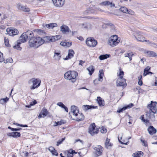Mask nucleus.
Listing matches in <instances>:
<instances>
[{
  "label": "nucleus",
  "mask_w": 157,
  "mask_h": 157,
  "mask_svg": "<svg viewBox=\"0 0 157 157\" xmlns=\"http://www.w3.org/2000/svg\"><path fill=\"white\" fill-rule=\"evenodd\" d=\"M44 40L39 36L34 37L29 41V44L31 47L36 48L43 44Z\"/></svg>",
  "instance_id": "1"
},
{
  "label": "nucleus",
  "mask_w": 157,
  "mask_h": 157,
  "mask_svg": "<svg viewBox=\"0 0 157 157\" xmlns=\"http://www.w3.org/2000/svg\"><path fill=\"white\" fill-rule=\"evenodd\" d=\"M77 72L74 71H69L64 75L65 79L71 80V82L74 83L76 81V77L78 76Z\"/></svg>",
  "instance_id": "2"
},
{
  "label": "nucleus",
  "mask_w": 157,
  "mask_h": 157,
  "mask_svg": "<svg viewBox=\"0 0 157 157\" xmlns=\"http://www.w3.org/2000/svg\"><path fill=\"white\" fill-rule=\"evenodd\" d=\"M71 111L72 113L75 116V120L81 121L83 120L84 119L83 114L79 112L78 110L77 109V107L75 105H72L71 107Z\"/></svg>",
  "instance_id": "3"
},
{
  "label": "nucleus",
  "mask_w": 157,
  "mask_h": 157,
  "mask_svg": "<svg viewBox=\"0 0 157 157\" xmlns=\"http://www.w3.org/2000/svg\"><path fill=\"white\" fill-rule=\"evenodd\" d=\"M41 81L38 78H33L29 80L28 83L29 84H33L32 86H30L31 90H33L37 88L40 85Z\"/></svg>",
  "instance_id": "4"
},
{
  "label": "nucleus",
  "mask_w": 157,
  "mask_h": 157,
  "mask_svg": "<svg viewBox=\"0 0 157 157\" xmlns=\"http://www.w3.org/2000/svg\"><path fill=\"white\" fill-rule=\"evenodd\" d=\"M120 42V40L117 35L111 36L109 40V44L112 46H114L118 44Z\"/></svg>",
  "instance_id": "5"
},
{
  "label": "nucleus",
  "mask_w": 157,
  "mask_h": 157,
  "mask_svg": "<svg viewBox=\"0 0 157 157\" xmlns=\"http://www.w3.org/2000/svg\"><path fill=\"white\" fill-rule=\"evenodd\" d=\"M86 43L87 45L89 47H94L97 45L98 42L94 38L90 37L86 39Z\"/></svg>",
  "instance_id": "6"
},
{
  "label": "nucleus",
  "mask_w": 157,
  "mask_h": 157,
  "mask_svg": "<svg viewBox=\"0 0 157 157\" xmlns=\"http://www.w3.org/2000/svg\"><path fill=\"white\" fill-rule=\"evenodd\" d=\"M156 104H157V102L151 101L150 104H149L147 106L148 108H150V111L154 113H156L157 111Z\"/></svg>",
  "instance_id": "7"
},
{
  "label": "nucleus",
  "mask_w": 157,
  "mask_h": 157,
  "mask_svg": "<svg viewBox=\"0 0 157 157\" xmlns=\"http://www.w3.org/2000/svg\"><path fill=\"white\" fill-rule=\"evenodd\" d=\"M116 85L117 86L125 87L126 86V80L123 78V76L118 78L116 81Z\"/></svg>",
  "instance_id": "8"
},
{
  "label": "nucleus",
  "mask_w": 157,
  "mask_h": 157,
  "mask_svg": "<svg viewBox=\"0 0 157 157\" xmlns=\"http://www.w3.org/2000/svg\"><path fill=\"white\" fill-rule=\"evenodd\" d=\"M98 128H95V125L94 123H93L90 125L89 128V132L91 135L93 136L98 133Z\"/></svg>",
  "instance_id": "9"
},
{
  "label": "nucleus",
  "mask_w": 157,
  "mask_h": 157,
  "mask_svg": "<svg viewBox=\"0 0 157 157\" xmlns=\"http://www.w3.org/2000/svg\"><path fill=\"white\" fill-rule=\"evenodd\" d=\"M93 148L95 151V153L98 156H99L101 155L103 150V147L101 145H98L96 147L93 146Z\"/></svg>",
  "instance_id": "10"
},
{
  "label": "nucleus",
  "mask_w": 157,
  "mask_h": 157,
  "mask_svg": "<svg viewBox=\"0 0 157 157\" xmlns=\"http://www.w3.org/2000/svg\"><path fill=\"white\" fill-rule=\"evenodd\" d=\"M94 9H95L96 10H95L94 9H93L92 8H90L85 11L84 13L86 14L91 13H96L97 11H102V10L99 7H94Z\"/></svg>",
  "instance_id": "11"
},
{
  "label": "nucleus",
  "mask_w": 157,
  "mask_h": 157,
  "mask_svg": "<svg viewBox=\"0 0 157 157\" xmlns=\"http://www.w3.org/2000/svg\"><path fill=\"white\" fill-rule=\"evenodd\" d=\"M6 31L7 33L10 36L16 35L18 33V30L17 29L13 28L11 29L7 28L6 29Z\"/></svg>",
  "instance_id": "12"
},
{
  "label": "nucleus",
  "mask_w": 157,
  "mask_h": 157,
  "mask_svg": "<svg viewBox=\"0 0 157 157\" xmlns=\"http://www.w3.org/2000/svg\"><path fill=\"white\" fill-rule=\"evenodd\" d=\"M133 35L137 40L143 42L144 41L145 38L138 32H135L133 34Z\"/></svg>",
  "instance_id": "13"
},
{
  "label": "nucleus",
  "mask_w": 157,
  "mask_h": 157,
  "mask_svg": "<svg viewBox=\"0 0 157 157\" xmlns=\"http://www.w3.org/2000/svg\"><path fill=\"white\" fill-rule=\"evenodd\" d=\"M55 6L60 7L64 4L65 0H52Z\"/></svg>",
  "instance_id": "14"
},
{
  "label": "nucleus",
  "mask_w": 157,
  "mask_h": 157,
  "mask_svg": "<svg viewBox=\"0 0 157 157\" xmlns=\"http://www.w3.org/2000/svg\"><path fill=\"white\" fill-rule=\"evenodd\" d=\"M61 57V52L59 50H55L54 52V58L56 60H59Z\"/></svg>",
  "instance_id": "15"
},
{
  "label": "nucleus",
  "mask_w": 157,
  "mask_h": 157,
  "mask_svg": "<svg viewBox=\"0 0 157 157\" xmlns=\"http://www.w3.org/2000/svg\"><path fill=\"white\" fill-rule=\"evenodd\" d=\"M26 35V34L25 33H23L18 40L21 43L25 42L28 39V36Z\"/></svg>",
  "instance_id": "16"
},
{
  "label": "nucleus",
  "mask_w": 157,
  "mask_h": 157,
  "mask_svg": "<svg viewBox=\"0 0 157 157\" xmlns=\"http://www.w3.org/2000/svg\"><path fill=\"white\" fill-rule=\"evenodd\" d=\"M60 30L63 33H66L71 32V30L68 26L63 25L60 27Z\"/></svg>",
  "instance_id": "17"
},
{
  "label": "nucleus",
  "mask_w": 157,
  "mask_h": 157,
  "mask_svg": "<svg viewBox=\"0 0 157 157\" xmlns=\"http://www.w3.org/2000/svg\"><path fill=\"white\" fill-rule=\"evenodd\" d=\"M7 135L12 136L14 138H17L21 136V134L20 132H9L7 133Z\"/></svg>",
  "instance_id": "18"
},
{
  "label": "nucleus",
  "mask_w": 157,
  "mask_h": 157,
  "mask_svg": "<svg viewBox=\"0 0 157 157\" xmlns=\"http://www.w3.org/2000/svg\"><path fill=\"white\" fill-rule=\"evenodd\" d=\"M82 109L85 111L88 109H95L97 107V106H95L93 105H83L82 106Z\"/></svg>",
  "instance_id": "19"
},
{
  "label": "nucleus",
  "mask_w": 157,
  "mask_h": 157,
  "mask_svg": "<svg viewBox=\"0 0 157 157\" xmlns=\"http://www.w3.org/2000/svg\"><path fill=\"white\" fill-rule=\"evenodd\" d=\"M81 27L84 28L86 30L91 29L92 28V25L90 23H84L81 25Z\"/></svg>",
  "instance_id": "20"
},
{
  "label": "nucleus",
  "mask_w": 157,
  "mask_h": 157,
  "mask_svg": "<svg viewBox=\"0 0 157 157\" xmlns=\"http://www.w3.org/2000/svg\"><path fill=\"white\" fill-rule=\"evenodd\" d=\"M48 112L46 109L43 108L38 116V118H42V115H43L44 116H47L48 114Z\"/></svg>",
  "instance_id": "21"
},
{
  "label": "nucleus",
  "mask_w": 157,
  "mask_h": 157,
  "mask_svg": "<svg viewBox=\"0 0 157 157\" xmlns=\"http://www.w3.org/2000/svg\"><path fill=\"white\" fill-rule=\"evenodd\" d=\"M74 52L72 50H69L68 56H67L64 59L65 60H67L73 57Z\"/></svg>",
  "instance_id": "22"
},
{
  "label": "nucleus",
  "mask_w": 157,
  "mask_h": 157,
  "mask_svg": "<svg viewBox=\"0 0 157 157\" xmlns=\"http://www.w3.org/2000/svg\"><path fill=\"white\" fill-rule=\"evenodd\" d=\"M147 130L149 134L151 135L157 132L156 130L152 126H150L148 128Z\"/></svg>",
  "instance_id": "23"
},
{
  "label": "nucleus",
  "mask_w": 157,
  "mask_h": 157,
  "mask_svg": "<svg viewBox=\"0 0 157 157\" xmlns=\"http://www.w3.org/2000/svg\"><path fill=\"white\" fill-rule=\"evenodd\" d=\"M145 54L149 57H156L157 56L156 53L153 51H148L145 52Z\"/></svg>",
  "instance_id": "24"
},
{
  "label": "nucleus",
  "mask_w": 157,
  "mask_h": 157,
  "mask_svg": "<svg viewBox=\"0 0 157 157\" xmlns=\"http://www.w3.org/2000/svg\"><path fill=\"white\" fill-rule=\"evenodd\" d=\"M97 101L100 106H103L105 105L104 101L102 100L101 97H97Z\"/></svg>",
  "instance_id": "25"
},
{
  "label": "nucleus",
  "mask_w": 157,
  "mask_h": 157,
  "mask_svg": "<svg viewBox=\"0 0 157 157\" xmlns=\"http://www.w3.org/2000/svg\"><path fill=\"white\" fill-rule=\"evenodd\" d=\"M17 6L18 9L22 10L23 11L25 12H29V8H26L21 5L18 4Z\"/></svg>",
  "instance_id": "26"
},
{
  "label": "nucleus",
  "mask_w": 157,
  "mask_h": 157,
  "mask_svg": "<svg viewBox=\"0 0 157 157\" xmlns=\"http://www.w3.org/2000/svg\"><path fill=\"white\" fill-rule=\"evenodd\" d=\"M104 75V73L103 70H100L99 71V73L98 75L99 78L98 81H102L103 80V77Z\"/></svg>",
  "instance_id": "27"
},
{
  "label": "nucleus",
  "mask_w": 157,
  "mask_h": 157,
  "mask_svg": "<svg viewBox=\"0 0 157 157\" xmlns=\"http://www.w3.org/2000/svg\"><path fill=\"white\" fill-rule=\"evenodd\" d=\"M109 142L110 139L107 138L105 142V146L107 149L109 148L113 145V144L110 143Z\"/></svg>",
  "instance_id": "28"
},
{
  "label": "nucleus",
  "mask_w": 157,
  "mask_h": 157,
  "mask_svg": "<svg viewBox=\"0 0 157 157\" xmlns=\"http://www.w3.org/2000/svg\"><path fill=\"white\" fill-rule=\"evenodd\" d=\"M133 55V54L132 52H127L124 54V56L125 57H128L129 59V61H131L132 59V57Z\"/></svg>",
  "instance_id": "29"
},
{
  "label": "nucleus",
  "mask_w": 157,
  "mask_h": 157,
  "mask_svg": "<svg viewBox=\"0 0 157 157\" xmlns=\"http://www.w3.org/2000/svg\"><path fill=\"white\" fill-rule=\"evenodd\" d=\"M46 27L48 29H53L54 27H56L57 26L56 23H50L45 25Z\"/></svg>",
  "instance_id": "30"
},
{
  "label": "nucleus",
  "mask_w": 157,
  "mask_h": 157,
  "mask_svg": "<svg viewBox=\"0 0 157 157\" xmlns=\"http://www.w3.org/2000/svg\"><path fill=\"white\" fill-rule=\"evenodd\" d=\"M26 34V35L28 36V39L29 38L30 39L33 38L34 37V34L33 32L29 31H27L25 33Z\"/></svg>",
  "instance_id": "31"
},
{
  "label": "nucleus",
  "mask_w": 157,
  "mask_h": 157,
  "mask_svg": "<svg viewBox=\"0 0 157 157\" xmlns=\"http://www.w3.org/2000/svg\"><path fill=\"white\" fill-rule=\"evenodd\" d=\"M74 153L76 154L77 152L74 150H72V149H70L68 151L67 154V157H73V154Z\"/></svg>",
  "instance_id": "32"
},
{
  "label": "nucleus",
  "mask_w": 157,
  "mask_h": 157,
  "mask_svg": "<svg viewBox=\"0 0 157 157\" xmlns=\"http://www.w3.org/2000/svg\"><path fill=\"white\" fill-rule=\"evenodd\" d=\"M57 105L61 107L64 108L65 111L67 112H68V110L66 106H65V105H64L62 102H58L57 103Z\"/></svg>",
  "instance_id": "33"
},
{
  "label": "nucleus",
  "mask_w": 157,
  "mask_h": 157,
  "mask_svg": "<svg viewBox=\"0 0 157 157\" xmlns=\"http://www.w3.org/2000/svg\"><path fill=\"white\" fill-rule=\"evenodd\" d=\"M144 41L147 42L148 44L151 46L157 48V45L155 43L151 42L148 40H145V39Z\"/></svg>",
  "instance_id": "34"
},
{
  "label": "nucleus",
  "mask_w": 157,
  "mask_h": 157,
  "mask_svg": "<svg viewBox=\"0 0 157 157\" xmlns=\"http://www.w3.org/2000/svg\"><path fill=\"white\" fill-rule=\"evenodd\" d=\"M109 56L110 55L108 54L102 55L99 56V58L100 60H103L106 59L109 57Z\"/></svg>",
  "instance_id": "35"
},
{
  "label": "nucleus",
  "mask_w": 157,
  "mask_h": 157,
  "mask_svg": "<svg viewBox=\"0 0 157 157\" xmlns=\"http://www.w3.org/2000/svg\"><path fill=\"white\" fill-rule=\"evenodd\" d=\"M87 70L89 72V74L90 75H91L94 71V67L92 66H90L88 68H87Z\"/></svg>",
  "instance_id": "36"
},
{
  "label": "nucleus",
  "mask_w": 157,
  "mask_h": 157,
  "mask_svg": "<svg viewBox=\"0 0 157 157\" xmlns=\"http://www.w3.org/2000/svg\"><path fill=\"white\" fill-rule=\"evenodd\" d=\"M53 37L52 36H46L44 38L45 39V40L46 42H54V40L53 39Z\"/></svg>",
  "instance_id": "37"
},
{
  "label": "nucleus",
  "mask_w": 157,
  "mask_h": 157,
  "mask_svg": "<svg viewBox=\"0 0 157 157\" xmlns=\"http://www.w3.org/2000/svg\"><path fill=\"white\" fill-rule=\"evenodd\" d=\"M151 67L149 66H147L144 69V73L143 75L144 76H146L148 75V72H149V71L150 70Z\"/></svg>",
  "instance_id": "38"
},
{
  "label": "nucleus",
  "mask_w": 157,
  "mask_h": 157,
  "mask_svg": "<svg viewBox=\"0 0 157 157\" xmlns=\"http://www.w3.org/2000/svg\"><path fill=\"white\" fill-rule=\"evenodd\" d=\"M120 10L122 12L125 13H129V11L128 9L125 7H123L120 8Z\"/></svg>",
  "instance_id": "39"
},
{
  "label": "nucleus",
  "mask_w": 157,
  "mask_h": 157,
  "mask_svg": "<svg viewBox=\"0 0 157 157\" xmlns=\"http://www.w3.org/2000/svg\"><path fill=\"white\" fill-rule=\"evenodd\" d=\"M143 152L141 151H137L133 153L132 156L134 157H140V155L143 154Z\"/></svg>",
  "instance_id": "40"
},
{
  "label": "nucleus",
  "mask_w": 157,
  "mask_h": 157,
  "mask_svg": "<svg viewBox=\"0 0 157 157\" xmlns=\"http://www.w3.org/2000/svg\"><path fill=\"white\" fill-rule=\"evenodd\" d=\"M21 43L20 42L19 40H17V44L13 46V48L14 49H17L18 50H21V48L20 44Z\"/></svg>",
  "instance_id": "41"
},
{
  "label": "nucleus",
  "mask_w": 157,
  "mask_h": 157,
  "mask_svg": "<svg viewBox=\"0 0 157 157\" xmlns=\"http://www.w3.org/2000/svg\"><path fill=\"white\" fill-rule=\"evenodd\" d=\"M9 100V98L6 97L4 98H1L0 99V103L2 104H4Z\"/></svg>",
  "instance_id": "42"
},
{
  "label": "nucleus",
  "mask_w": 157,
  "mask_h": 157,
  "mask_svg": "<svg viewBox=\"0 0 157 157\" xmlns=\"http://www.w3.org/2000/svg\"><path fill=\"white\" fill-rule=\"evenodd\" d=\"M65 121L64 120H62L59 121H58V122H55V126H57L59 125H60L62 124H64L65 123Z\"/></svg>",
  "instance_id": "43"
},
{
  "label": "nucleus",
  "mask_w": 157,
  "mask_h": 157,
  "mask_svg": "<svg viewBox=\"0 0 157 157\" xmlns=\"http://www.w3.org/2000/svg\"><path fill=\"white\" fill-rule=\"evenodd\" d=\"M110 2L108 1H106L100 3V4L101 6H107L109 5Z\"/></svg>",
  "instance_id": "44"
},
{
  "label": "nucleus",
  "mask_w": 157,
  "mask_h": 157,
  "mask_svg": "<svg viewBox=\"0 0 157 157\" xmlns=\"http://www.w3.org/2000/svg\"><path fill=\"white\" fill-rule=\"evenodd\" d=\"M5 63H7L8 62H10V63H12L13 62V59L11 58H9L6 59V60L4 59V60L3 61Z\"/></svg>",
  "instance_id": "45"
},
{
  "label": "nucleus",
  "mask_w": 157,
  "mask_h": 157,
  "mask_svg": "<svg viewBox=\"0 0 157 157\" xmlns=\"http://www.w3.org/2000/svg\"><path fill=\"white\" fill-rule=\"evenodd\" d=\"M5 45L7 47H10V45L9 43V40L8 39L5 38Z\"/></svg>",
  "instance_id": "46"
},
{
  "label": "nucleus",
  "mask_w": 157,
  "mask_h": 157,
  "mask_svg": "<svg viewBox=\"0 0 157 157\" xmlns=\"http://www.w3.org/2000/svg\"><path fill=\"white\" fill-rule=\"evenodd\" d=\"M54 42L56 41L57 40L60 39V37L59 35H58L54 36H53Z\"/></svg>",
  "instance_id": "47"
},
{
  "label": "nucleus",
  "mask_w": 157,
  "mask_h": 157,
  "mask_svg": "<svg viewBox=\"0 0 157 157\" xmlns=\"http://www.w3.org/2000/svg\"><path fill=\"white\" fill-rule=\"evenodd\" d=\"M140 118L141 119L142 121H143L145 123H148L149 122V121L148 120H145L144 119L143 115H142L141 116V117Z\"/></svg>",
  "instance_id": "48"
},
{
  "label": "nucleus",
  "mask_w": 157,
  "mask_h": 157,
  "mask_svg": "<svg viewBox=\"0 0 157 157\" xmlns=\"http://www.w3.org/2000/svg\"><path fill=\"white\" fill-rule=\"evenodd\" d=\"M65 138H63L61 140H59L57 143L56 145L57 146H59L60 144H61L62 142L65 140Z\"/></svg>",
  "instance_id": "49"
},
{
  "label": "nucleus",
  "mask_w": 157,
  "mask_h": 157,
  "mask_svg": "<svg viewBox=\"0 0 157 157\" xmlns=\"http://www.w3.org/2000/svg\"><path fill=\"white\" fill-rule=\"evenodd\" d=\"M4 59L3 57V54L0 52V62L1 63L3 61Z\"/></svg>",
  "instance_id": "50"
},
{
  "label": "nucleus",
  "mask_w": 157,
  "mask_h": 157,
  "mask_svg": "<svg viewBox=\"0 0 157 157\" xmlns=\"http://www.w3.org/2000/svg\"><path fill=\"white\" fill-rule=\"evenodd\" d=\"M127 109V107H125V106L123 107V108L121 109H119V110H118L117 111V112L119 113H121L123 111L125 110V109Z\"/></svg>",
  "instance_id": "51"
},
{
  "label": "nucleus",
  "mask_w": 157,
  "mask_h": 157,
  "mask_svg": "<svg viewBox=\"0 0 157 157\" xmlns=\"http://www.w3.org/2000/svg\"><path fill=\"white\" fill-rule=\"evenodd\" d=\"M120 73L119 75V77H120L121 76L123 77V75H124V72L123 71H121V69H120Z\"/></svg>",
  "instance_id": "52"
},
{
  "label": "nucleus",
  "mask_w": 157,
  "mask_h": 157,
  "mask_svg": "<svg viewBox=\"0 0 157 157\" xmlns=\"http://www.w3.org/2000/svg\"><path fill=\"white\" fill-rule=\"evenodd\" d=\"M52 154L53 155H55L56 156H58V154L57 152L56 151L55 149L53 151H52V152H51Z\"/></svg>",
  "instance_id": "53"
},
{
  "label": "nucleus",
  "mask_w": 157,
  "mask_h": 157,
  "mask_svg": "<svg viewBox=\"0 0 157 157\" xmlns=\"http://www.w3.org/2000/svg\"><path fill=\"white\" fill-rule=\"evenodd\" d=\"M101 132L103 133H105L107 132V130L105 128L102 127L101 129Z\"/></svg>",
  "instance_id": "54"
},
{
  "label": "nucleus",
  "mask_w": 157,
  "mask_h": 157,
  "mask_svg": "<svg viewBox=\"0 0 157 157\" xmlns=\"http://www.w3.org/2000/svg\"><path fill=\"white\" fill-rule=\"evenodd\" d=\"M66 41H62L60 43V44L63 46H66Z\"/></svg>",
  "instance_id": "55"
},
{
  "label": "nucleus",
  "mask_w": 157,
  "mask_h": 157,
  "mask_svg": "<svg viewBox=\"0 0 157 157\" xmlns=\"http://www.w3.org/2000/svg\"><path fill=\"white\" fill-rule=\"evenodd\" d=\"M141 142H142L143 143V144H144V146L146 147L147 146V143L145 141V140H142V139L141 140Z\"/></svg>",
  "instance_id": "56"
},
{
  "label": "nucleus",
  "mask_w": 157,
  "mask_h": 157,
  "mask_svg": "<svg viewBox=\"0 0 157 157\" xmlns=\"http://www.w3.org/2000/svg\"><path fill=\"white\" fill-rule=\"evenodd\" d=\"M133 105H134L133 104L131 103V104L128 105L127 106H125V107H127V109L128 108H130L132 107H133Z\"/></svg>",
  "instance_id": "57"
},
{
  "label": "nucleus",
  "mask_w": 157,
  "mask_h": 157,
  "mask_svg": "<svg viewBox=\"0 0 157 157\" xmlns=\"http://www.w3.org/2000/svg\"><path fill=\"white\" fill-rule=\"evenodd\" d=\"M23 153L24 154L23 155L25 157H27V156L28 155L29 153L27 152H23Z\"/></svg>",
  "instance_id": "58"
},
{
  "label": "nucleus",
  "mask_w": 157,
  "mask_h": 157,
  "mask_svg": "<svg viewBox=\"0 0 157 157\" xmlns=\"http://www.w3.org/2000/svg\"><path fill=\"white\" fill-rule=\"evenodd\" d=\"M72 45L71 42H66V46L67 47H70Z\"/></svg>",
  "instance_id": "59"
},
{
  "label": "nucleus",
  "mask_w": 157,
  "mask_h": 157,
  "mask_svg": "<svg viewBox=\"0 0 157 157\" xmlns=\"http://www.w3.org/2000/svg\"><path fill=\"white\" fill-rule=\"evenodd\" d=\"M49 150L52 152L55 149V148L52 147H50L48 149Z\"/></svg>",
  "instance_id": "60"
},
{
  "label": "nucleus",
  "mask_w": 157,
  "mask_h": 157,
  "mask_svg": "<svg viewBox=\"0 0 157 157\" xmlns=\"http://www.w3.org/2000/svg\"><path fill=\"white\" fill-rule=\"evenodd\" d=\"M85 61L82 60H80L79 61V65H81L82 66H83V64L85 63Z\"/></svg>",
  "instance_id": "61"
},
{
  "label": "nucleus",
  "mask_w": 157,
  "mask_h": 157,
  "mask_svg": "<svg viewBox=\"0 0 157 157\" xmlns=\"http://www.w3.org/2000/svg\"><path fill=\"white\" fill-rule=\"evenodd\" d=\"M138 83L140 86L142 85L143 83L142 80H139Z\"/></svg>",
  "instance_id": "62"
},
{
  "label": "nucleus",
  "mask_w": 157,
  "mask_h": 157,
  "mask_svg": "<svg viewBox=\"0 0 157 157\" xmlns=\"http://www.w3.org/2000/svg\"><path fill=\"white\" fill-rule=\"evenodd\" d=\"M109 5H110L111 7L115 6V4L114 3H112V2H110V3H109Z\"/></svg>",
  "instance_id": "63"
},
{
  "label": "nucleus",
  "mask_w": 157,
  "mask_h": 157,
  "mask_svg": "<svg viewBox=\"0 0 157 157\" xmlns=\"http://www.w3.org/2000/svg\"><path fill=\"white\" fill-rule=\"evenodd\" d=\"M36 100H34L33 101V103L32 102L31 103V105H33L36 104Z\"/></svg>",
  "instance_id": "64"
}]
</instances>
